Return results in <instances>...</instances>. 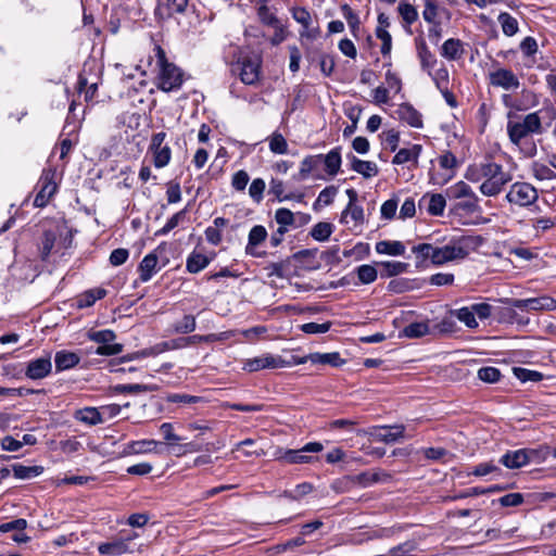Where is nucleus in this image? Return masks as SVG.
<instances>
[{
	"label": "nucleus",
	"mask_w": 556,
	"mask_h": 556,
	"mask_svg": "<svg viewBox=\"0 0 556 556\" xmlns=\"http://www.w3.org/2000/svg\"><path fill=\"white\" fill-rule=\"evenodd\" d=\"M539 199L538 189L526 181H516L510 185L505 195V200L513 206L531 207L536 204Z\"/></svg>",
	"instance_id": "0eeeda50"
},
{
	"label": "nucleus",
	"mask_w": 556,
	"mask_h": 556,
	"mask_svg": "<svg viewBox=\"0 0 556 556\" xmlns=\"http://www.w3.org/2000/svg\"><path fill=\"white\" fill-rule=\"evenodd\" d=\"M320 154L306 155L300 164L299 173L294 175L293 178L295 180H305L311 175H313V177L316 179H326L324 176L315 174V172L320 167Z\"/></svg>",
	"instance_id": "412c9836"
},
{
	"label": "nucleus",
	"mask_w": 556,
	"mask_h": 556,
	"mask_svg": "<svg viewBox=\"0 0 556 556\" xmlns=\"http://www.w3.org/2000/svg\"><path fill=\"white\" fill-rule=\"evenodd\" d=\"M338 193V187L337 186H328L324 188L317 199L313 203V208L315 211H318L321 206L330 205L333 202L334 197Z\"/></svg>",
	"instance_id": "de8ad7c7"
},
{
	"label": "nucleus",
	"mask_w": 556,
	"mask_h": 556,
	"mask_svg": "<svg viewBox=\"0 0 556 556\" xmlns=\"http://www.w3.org/2000/svg\"><path fill=\"white\" fill-rule=\"evenodd\" d=\"M265 188L266 184L263 178H255L252 180L249 187V195L255 203L258 204L263 201Z\"/></svg>",
	"instance_id": "69168bd1"
},
{
	"label": "nucleus",
	"mask_w": 556,
	"mask_h": 556,
	"mask_svg": "<svg viewBox=\"0 0 556 556\" xmlns=\"http://www.w3.org/2000/svg\"><path fill=\"white\" fill-rule=\"evenodd\" d=\"M256 14L260 22L268 27H273L274 29L281 30V23L275 13L270 12V9L267 4H261L256 9Z\"/></svg>",
	"instance_id": "79ce46f5"
},
{
	"label": "nucleus",
	"mask_w": 556,
	"mask_h": 556,
	"mask_svg": "<svg viewBox=\"0 0 556 556\" xmlns=\"http://www.w3.org/2000/svg\"><path fill=\"white\" fill-rule=\"evenodd\" d=\"M74 418L77 421L86 424L88 426H96L102 424L103 417H101L100 408L97 407H84L75 410Z\"/></svg>",
	"instance_id": "473e14b6"
},
{
	"label": "nucleus",
	"mask_w": 556,
	"mask_h": 556,
	"mask_svg": "<svg viewBox=\"0 0 556 556\" xmlns=\"http://www.w3.org/2000/svg\"><path fill=\"white\" fill-rule=\"evenodd\" d=\"M349 479L363 488L370 486L378 482H388L391 479V475L383 471H363L357 475L349 477Z\"/></svg>",
	"instance_id": "b1692460"
},
{
	"label": "nucleus",
	"mask_w": 556,
	"mask_h": 556,
	"mask_svg": "<svg viewBox=\"0 0 556 556\" xmlns=\"http://www.w3.org/2000/svg\"><path fill=\"white\" fill-rule=\"evenodd\" d=\"M491 161L482 162L479 164H471L466 168L465 178L470 182H482L485 176L486 168Z\"/></svg>",
	"instance_id": "a18cd8bd"
},
{
	"label": "nucleus",
	"mask_w": 556,
	"mask_h": 556,
	"mask_svg": "<svg viewBox=\"0 0 556 556\" xmlns=\"http://www.w3.org/2000/svg\"><path fill=\"white\" fill-rule=\"evenodd\" d=\"M225 62L232 75L248 86L256 85L262 75L263 56L249 46H229L225 53Z\"/></svg>",
	"instance_id": "f03ea898"
},
{
	"label": "nucleus",
	"mask_w": 556,
	"mask_h": 556,
	"mask_svg": "<svg viewBox=\"0 0 556 556\" xmlns=\"http://www.w3.org/2000/svg\"><path fill=\"white\" fill-rule=\"evenodd\" d=\"M513 372L515 377L521 382H539L542 381L544 378V375L542 372L523 367H514Z\"/></svg>",
	"instance_id": "603ef678"
},
{
	"label": "nucleus",
	"mask_w": 556,
	"mask_h": 556,
	"mask_svg": "<svg viewBox=\"0 0 556 556\" xmlns=\"http://www.w3.org/2000/svg\"><path fill=\"white\" fill-rule=\"evenodd\" d=\"M269 150L275 154H286L288 152V142L278 131H275L269 138Z\"/></svg>",
	"instance_id": "e2e57ef3"
},
{
	"label": "nucleus",
	"mask_w": 556,
	"mask_h": 556,
	"mask_svg": "<svg viewBox=\"0 0 556 556\" xmlns=\"http://www.w3.org/2000/svg\"><path fill=\"white\" fill-rule=\"evenodd\" d=\"M166 139V132L160 131L152 135L148 151L152 153L153 165L156 168L167 166L172 160V150L169 146H163Z\"/></svg>",
	"instance_id": "9b49d317"
},
{
	"label": "nucleus",
	"mask_w": 556,
	"mask_h": 556,
	"mask_svg": "<svg viewBox=\"0 0 556 556\" xmlns=\"http://www.w3.org/2000/svg\"><path fill=\"white\" fill-rule=\"evenodd\" d=\"M155 56V85L163 92H172L181 88L184 84V72L175 63L169 62L165 50L156 45L153 49Z\"/></svg>",
	"instance_id": "7ed1b4c3"
},
{
	"label": "nucleus",
	"mask_w": 556,
	"mask_h": 556,
	"mask_svg": "<svg viewBox=\"0 0 556 556\" xmlns=\"http://www.w3.org/2000/svg\"><path fill=\"white\" fill-rule=\"evenodd\" d=\"M334 230V226L328 222H319L311 229V237L319 242L327 241Z\"/></svg>",
	"instance_id": "49530a36"
},
{
	"label": "nucleus",
	"mask_w": 556,
	"mask_h": 556,
	"mask_svg": "<svg viewBox=\"0 0 556 556\" xmlns=\"http://www.w3.org/2000/svg\"><path fill=\"white\" fill-rule=\"evenodd\" d=\"M354 271L357 275L359 283L363 285L372 283L378 276L376 267L369 264H363L361 266H357Z\"/></svg>",
	"instance_id": "8fccbe9b"
},
{
	"label": "nucleus",
	"mask_w": 556,
	"mask_h": 556,
	"mask_svg": "<svg viewBox=\"0 0 556 556\" xmlns=\"http://www.w3.org/2000/svg\"><path fill=\"white\" fill-rule=\"evenodd\" d=\"M106 294L108 291L102 287L88 289L75 298V306L78 309L91 307L98 300L104 299Z\"/></svg>",
	"instance_id": "bb28decb"
},
{
	"label": "nucleus",
	"mask_w": 556,
	"mask_h": 556,
	"mask_svg": "<svg viewBox=\"0 0 556 556\" xmlns=\"http://www.w3.org/2000/svg\"><path fill=\"white\" fill-rule=\"evenodd\" d=\"M405 427L402 425L374 427L369 435L374 440L384 443H393L404 437Z\"/></svg>",
	"instance_id": "aec40b11"
},
{
	"label": "nucleus",
	"mask_w": 556,
	"mask_h": 556,
	"mask_svg": "<svg viewBox=\"0 0 556 556\" xmlns=\"http://www.w3.org/2000/svg\"><path fill=\"white\" fill-rule=\"evenodd\" d=\"M376 251L379 254L399 256L405 253V245L401 241L382 240L376 243Z\"/></svg>",
	"instance_id": "a19ab883"
},
{
	"label": "nucleus",
	"mask_w": 556,
	"mask_h": 556,
	"mask_svg": "<svg viewBox=\"0 0 556 556\" xmlns=\"http://www.w3.org/2000/svg\"><path fill=\"white\" fill-rule=\"evenodd\" d=\"M429 333V326L427 323L415 321L410 323L403 329V334L407 338L416 339L421 338Z\"/></svg>",
	"instance_id": "4d7b16f0"
},
{
	"label": "nucleus",
	"mask_w": 556,
	"mask_h": 556,
	"mask_svg": "<svg viewBox=\"0 0 556 556\" xmlns=\"http://www.w3.org/2000/svg\"><path fill=\"white\" fill-rule=\"evenodd\" d=\"M59 236H62V232L59 230H43L38 243L39 256L42 262H47L49 260Z\"/></svg>",
	"instance_id": "393cba45"
},
{
	"label": "nucleus",
	"mask_w": 556,
	"mask_h": 556,
	"mask_svg": "<svg viewBox=\"0 0 556 556\" xmlns=\"http://www.w3.org/2000/svg\"><path fill=\"white\" fill-rule=\"evenodd\" d=\"M43 467L39 465L25 466L22 464H13L12 471L16 479L27 480L40 476L43 472Z\"/></svg>",
	"instance_id": "ea45409f"
},
{
	"label": "nucleus",
	"mask_w": 556,
	"mask_h": 556,
	"mask_svg": "<svg viewBox=\"0 0 556 556\" xmlns=\"http://www.w3.org/2000/svg\"><path fill=\"white\" fill-rule=\"evenodd\" d=\"M464 43L458 38H448L441 47L440 54L448 61L459 60L464 54Z\"/></svg>",
	"instance_id": "c85d7f7f"
},
{
	"label": "nucleus",
	"mask_w": 556,
	"mask_h": 556,
	"mask_svg": "<svg viewBox=\"0 0 556 556\" xmlns=\"http://www.w3.org/2000/svg\"><path fill=\"white\" fill-rule=\"evenodd\" d=\"M98 551L101 555L106 556H121L128 552V545L125 540H115L112 542H104L99 544Z\"/></svg>",
	"instance_id": "e433bc0d"
},
{
	"label": "nucleus",
	"mask_w": 556,
	"mask_h": 556,
	"mask_svg": "<svg viewBox=\"0 0 556 556\" xmlns=\"http://www.w3.org/2000/svg\"><path fill=\"white\" fill-rule=\"evenodd\" d=\"M485 242L481 235H463L453 237L451 243L457 260L466 258L471 252L478 251Z\"/></svg>",
	"instance_id": "9d476101"
},
{
	"label": "nucleus",
	"mask_w": 556,
	"mask_h": 556,
	"mask_svg": "<svg viewBox=\"0 0 556 556\" xmlns=\"http://www.w3.org/2000/svg\"><path fill=\"white\" fill-rule=\"evenodd\" d=\"M431 255H432L431 264L435 265V266H440L447 262L457 260L451 242L443 247L432 245Z\"/></svg>",
	"instance_id": "c9c22d12"
},
{
	"label": "nucleus",
	"mask_w": 556,
	"mask_h": 556,
	"mask_svg": "<svg viewBox=\"0 0 556 556\" xmlns=\"http://www.w3.org/2000/svg\"><path fill=\"white\" fill-rule=\"evenodd\" d=\"M400 122L420 129L424 127V119L421 113L414 108L409 102H403L395 111Z\"/></svg>",
	"instance_id": "6ab92c4d"
},
{
	"label": "nucleus",
	"mask_w": 556,
	"mask_h": 556,
	"mask_svg": "<svg viewBox=\"0 0 556 556\" xmlns=\"http://www.w3.org/2000/svg\"><path fill=\"white\" fill-rule=\"evenodd\" d=\"M458 320H460L462 323H464L468 328H477L478 327V323L476 320V317H475V313H473V309L472 307H467V306H464V307H460L458 309H456L454 313H453Z\"/></svg>",
	"instance_id": "680f3d73"
},
{
	"label": "nucleus",
	"mask_w": 556,
	"mask_h": 556,
	"mask_svg": "<svg viewBox=\"0 0 556 556\" xmlns=\"http://www.w3.org/2000/svg\"><path fill=\"white\" fill-rule=\"evenodd\" d=\"M478 378L486 383H496L501 380L502 372L496 367L485 366L478 370Z\"/></svg>",
	"instance_id": "052dcab7"
},
{
	"label": "nucleus",
	"mask_w": 556,
	"mask_h": 556,
	"mask_svg": "<svg viewBox=\"0 0 556 556\" xmlns=\"http://www.w3.org/2000/svg\"><path fill=\"white\" fill-rule=\"evenodd\" d=\"M212 258L206 256L205 254L193 250L186 260V270L190 274H198L201 270L205 269Z\"/></svg>",
	"instance_id": "2f4dec72"
},
{
	"label": "nucleus",
	"mask_w": 556,
	"mask_h": 556,
	"mask_svg": "<svg viewBox=\"0 0 556 556\" xmlns=\"http://www.w3.org/2000/svg\"><path fill=\"white\" fill-rule=\"evenodd\" d=\"M197 328V320L193 315H185L182 319L175 321L172 325V331L175 333L187 334L191 333Z\"/></svg>",
	"instance_id": "09e8293b"
},
{
	"label": "nucleus",
	"mask_w": 556,
	"mask_h": 556,
	"mask_svg": "<svg viewBox=\"0 0 556 556\" xmlns=\"http://www.w3.org/2000/svg\"><path fill=\"white\" fill-rule=\"evenodd\" d=\"M290 13L295 22L302 25L303 29H308L312 24V16L308 9L305 7H293Z\"/></svg>",
	"instance_id": "bf43d9fd"
},
{
	"label": "nucleus",
	"mask_w": 556,
	"mask_h": 556,
	"mask_svg": "<svg viewBox=\"0 0 556 556\" xmlns=\"http://www.w3.org/2000/svg\"><path fill=\"white\" fill-rule=\"evenodd\" d=\"M527 454V465L530 463L541 464L545 462L549 455V446L541 445L535 448H525Z\"/></svg>",
	"instance_id": "864d4df0"
},
{
	"label": "nucleus",
	"mask_w": 556,
	"mask_h": 556,
	"mask_svg": "<svg viewBox=\"0 0 556 556\" xmlns=\"http://www.w3.org/2000/svg\"><path fill=\"white\" fill-rule=\"evenodd\" d=\"M166 401L168 403L173 404H185V405H191V404H198L205 402L204 397L198 396V395H191L186 393H169L166 396Z\"/></svg>",
	"instance_id": "6e6d98bb"
},
{
	"label": "nucleus",
	"mask_w": 556,
	"mask_h": 556,
	"mask_svg": "<svg viewBox=\"0 0 556 556\" xmlns=\"http://www.w3.org/2000/svg\"><path fill=\"white\" fill-rule=\"evenodd\" d=\"M415 47L422 71H426L429 75H431V71L438 62L435 55L430 51L422 36L415 38Z\"/></svg>",
	"instance_id": "4be33fe9"
},
{
	"label": "nucleus",
	"mask_w": 556,
	"mask_h": 556,
	"mask_svg": "<svg viewBox=\"0 0 556 556\" xmlns=\"http://www.w3.org/2000/svg\"><path fill=\"white\" fill-rule=\"evenodd\" d=\"M318 253V249H303L298 252H295L292 255V258L300 263L301 267L305 270H318L320 268V263L316 258Z\"/></svg>",
	"instance_id": "cd10ccee"
},
{
	"label": "nucleus",
	"mask_w": 556,
	"mask_h": 556,
	"mask_svg": "<svg viewBox=\"0 0 556 556\" xmlns=\"http://www.w3.org/2000/svg\"><path fill=\"white\" fill-rule=\"evenodd\" d=\"M379 265L382 267L381 277L390 278L397 276L402 273L407 271L408 264L397 261H384L380 262Z\"/></svg>",
	"instance_id": "c03bdc74"
},
{
	"label": "nucleus",
	"mask_w": 556,
	"mask_h": 556,
	"mask_svg": "<svg viewBox=\"0 0 556 556\" xmlns=\"http://www.w3.org/2000/svg\"><path fill=\"white\" fill-rule=\"evenodd\" d=\"M432 244L430 243H419L412 248V252L416 257V267L425 268L428 266V263L432 262L431 255Z\"/></svg>",
	"instance_id": "4c0bfd02"
},
{
	"label": "nucleus",
	"mask_w": 556,
	"mask_h": 556,
	"mask_svg": "<svg viewBox=\"0 0 556 556\" xmlns=\"http://www.w3.org/2000/svg\"><path fill=\"white\" fill-rule=\"evenodd\" d=\"M497 21L505 36L513 37L519 31L518 21L509 13L501 12L497 16Z\"/></svg>",
	"instance_id": "37998d69"
},
{
	"label": "nucleus",
	"mask_w": 556,
	"mask_h": 556,
	"mask_svg": "<svg viewBox=\"0 0 556 556\" xmlns=\"http://www.w3.org/2000/svg\"><path fill=\"white\" fill-rule=\"evenodd\" d=\"M52 363L51 356L48 354L43 357H38L35 359H30L26 364L25 368V377L31 380L43 379L51 374Z\"/></svg>",
	"instance_id": "dca6fc26"
},
{
	"label": "nucleus",
	"mask_w": 556,
	"mask_h": 556,
	"mask_svg": "<svg viewBox=\"0 0 556 556\" xmlns=\"http://www.w3.org/2000/svg\"><path fill=\"white\" fill-rule=\"evenodd\" d=\"M309 361L313 364L330 365L331 367L338 368L345 364V359L341 357L339 352L330 353H312Z\"/></svg>",
	"instance_id": "f704fd0d"
},
{
	"label": "nucleus",
	"mask_w": 556,
	"mask_h": 556,
	"mask_svg": "<svg viewBox=\"0 0 556 556\" xmlns=\"http://www.w3.org/2000/svg\"><path fill=\"white\" fill-rule=\"evenodd\" d=\"M323 450L324 446L320 442H308L299 450H286L280 458L288 464H311L318 458L308 454L319 453Z\"/></svg>",
	"instance_id": "ddd939ff"
},
{
	"label": "nucleus",
	"mask_w": 556,
	"mask_h": 556,
	"mask_svg": "<svg viewBox=\"0 0 556 556\" xmlns=\"http://www.w3.org/2000/svg\"><path fill=\"white\" fill-rule=\"evenodd\" d=\"M446 197L453 201L448 207V217L463 226H477L488 222L482 216L480 199L472 188L459 180L445 190Z\"/></svg>",
	"instance_id": "f257e3e1"
},
{
	"label": "nucleus",
	"mask_w": 556,
	"mask_h": 556,
	"mask_svg": "<svg viewBox=\"0 0 556 556\" xmlns=\"http://www.w3.org/2000/svg\"><path fill=\"white\" fill-rule=\"evenodd\" d=\"M154 388L148 384H116L113 387V391L117 394H138L143 392L153 391Z\"/></svg>",
	"instance_id": "13d9d810"
},
{
	"label": "nucleus",
	"mask_w": 556,
	"mask_h": 556,
	"mask_svg": "<svg viewBox=\"0 0 556 556\" xmlns=\"http://www.w3.org/2000/svg\"><path fill=\"white\" fill-rule=\"evenodd\" d=\"M427 213L430 216H442L446 206V199L441 193H426L419 200V207H422L425 204Z\"/></svg>",
	"instance_id": "5701e85b"
},
{
	"label": "nucleus",
	"mask_w": 556,
	"mask_h": 556,
	"mask_svg": "<svg viewBox=\"0 0 556 556\" xmlns=\"http://www.w3.org/2000/svg\"><path fill=\"white\" fill-rule=\"evenodd\" d=\"M268 237V232L263 225H255L251 228L248 236V244L244 252L247 255L253 257H265L266 251H258L256 248L261 245Z\"/></svg>",
	"instance_id": "2eb2a0df"
},
{
	"label": "nucleus",
	"mask_w": 556,
	"mask_h": 556,
	"mask_svg": "<svg viewBox=\"0 0 556 556\" xmlns=\"http://www.w3.org/2000/svg\"><path fill=\"white\" fill-rule=\"evenodd\" d=\"M527 459L525 448H519L515 451H507L502 455L498 463L508 469H519L527 465Z\"/></svg>",
	"instance_id": "c756f323"
},
{
	"label": "nucleus",
	"mask_w": 556,
	"mask_h": 556,
	"mask_svg": "<svg viewBox=\"0 0 556 556\" xmlns=\"http://www.w3.org/2000/svg\"><path fill=\"white\" fill-rule=\"evenodd\" d=\"M165 242L160 243L153 251L144 255L141 260L137 267L139 282L144 283L150 281L155 274L167 265V258L162 263H160L159 260V254L165 250Z\"/></svg>",
	"instance_id": "1a4fd4ad"
},
{
	"label": "nucleus",
	"mask_w": 556,
	"mask_h": 556,
	"mask_svg": "<svg viewBox=\"0 0 556 556\" xmlns=\"http://www.w3.org/2000/svg\"><path fill=\"white\" fill-rule=\"evenodd\" d=\"M341 150L342 148L338 146L332 148L327 154H320L324 170L329 177H334L341 169Z\"/></svg>",
	"instance_id": "a878e982"
},
{
	"label": "nucleus",
	"mask_w": 556,
	"mask_h": 556,
	"mask_svg": "<svg viewBox=\"0 0 556 556\" xmlns=\"http://www.w3.org/2000/svg\"><path fill=\"white\" fill-rule=\"evenodd\" d=\"M340 9H341V12H342L344 18L346 20V22L350 26L351 33L354 36H356V31L358 30L359 24H361L358 14L355 13L353 11V9L348 3L342 4Z\"/></svg>",
	"instance_id": "0e129e2a"
},
{
	"label": "nucleus",
	"mask_w": 556,
	"mask_h": 556,
	"mask_svg": "<svg viewBox=\"0 0 556 556\" xmlns=\"http://www.w3.org/2000/svg\"><path fill=\"white\" fill-rule=\"evenodd\" d=\"M275 220L282 227L283 229H288V227L295 226V215L294 213L286 207H280L275 212Z\"/></svg>",
	"instance_id": "5fc2aeb1"
},
{
	"label": "nucleus",
	"mask_w": 556,
	"mask_h": 556,
	"mask_svg": "<svg viewBox=\"0 0 556 556\" xmlns=\"http://www.w3.org/2000/svg\"><path fill=\"white\" fill-rule=\"evenodd\" d=\"M188 212V207H185L180 210L179 212L175 213L170 218L167 219L166 224L156 230L155 236H166L173 229H175L181 220L186 218Z\"/></svg>",
	"instance_id": "3c124183"
},
{
	"label": "nucleus",
	"mask_w": 556,
	"mask_h": 556,
	"mask_svg": "<svg viewBox=\"0 0 556 556\" xmlns=\"http://www.w3.org/2000/svg\"><path fill=\"white\" fill-rule=\"evenodd\" d=\"M489 85L504 90H516L520 87L518 76L510 70L498 67L488 75Z\"/></svg>",
	"instance_id": "4468645a"
},
{
	"label": "nucleus",
	"mask_w": 556,
	"mask_h": 556,
	"mask_svg": "<svg viewBox=\"0 0 556 556\" xmlns=\"http://www.w3.org/2000/svg\"><path fill=\"white\" fill-rule=\"evenodd\" d=\"M533 176L538 180H552L556 178V173L547 165L535 162L532 166Z\"/></svg>",
	"instance_id": "774afa93"
},
{
	"label": "nucleus",
	"mask_w": 556,
	"mask_h": 556,
	"mask_svg": "<svg viewBox=\"0 0 556 556\" xmlns=\"http://www.w3.org/2000/svg\"><path fill=\"white\" fill-rule=\"evenodd\" d=\"M399 14L401 15L404 26L410 31V26L418 20L417 9L409 2L403 0L397 5Z\"/></svg>",
	"instance_id": "58836bf2"
},
{
	"label": "nucleus",
	"mask_w": 556,
	"mask_h": 556,
	"mask_svg": "<svg viewBox=\"0 0 556 556\" xmlns=\"http://www.w3.org/2000/svg\"><path fill=\"white\" fill-rule=\"evenodd\" d=\"M424 148L419 143H414L409 148L400 149L392 159V164L403 165L410 163L409 169H416L419 166V156L421 155Z\"/></svg>",
	"instance_id": "a211bd4d"
},
{
	"label": "nucleus",
	"mask_w": 556,
	"mask_h": 556,
	"mask_svg": "<svg viewBox=\"0 0 556 556\" xmlns=\"http://www.w3.org/2000/svg\"><path fill=\"white\" fill-rule=\"evenodd\" d=\"M438 163L443 172H434L432 168L429 170V182L432 185L444 186L452 180L456 175L458 167V160L455 154L445 150L438 156Z\"/></svg>",
	"instance_id": "6e6552de"
},
{
	"label": "nucleus",
	"mask_w": 556,
	"mask_h": 556,
	"mask_svg": "<svg viewBox=\"0 0 556 556\" xmlns=\"http://www.w3.org/2000/svg\"><path fill=\"white\" fill-rule=\"evenodd\" d=\"M79 361V356L74 352L66 350L58 351L54 356L55 370L60 372L72 369L78 365Z\"/></svg>",
	"instance_id": "7c9ffc66"
},
{
	"label": "nucleus",
	"mask_w": 556,
	"mask_h": 556,
	"mask_svg": "<svg viewBox=\"0 0 556 556\" xmlns=\"http://www.w3.org/2000/svg\"><path fill=\"white\" fill-rule=\"evenodd\" d=\"M516 309L511 304L510 307H501L497 312V321L527 326L530 321L529 318L518 314Z\"/></svg>",
	"instance_id": "72a5a7b5"
},
{
	"label": "nucleus",
	"mask_w": 556,
	"mask_h": 556,
	"mask_svg": "<svg viewBox=\"0 0 556 556\" xmlns=\"http://www.w3.org/2000/svg\"><path fill=\"white\" fill-rule=\"evenodd\" d=\"M541 132L542 123L538 112L527 114L521 122L511 119L507 122L509 140L516 146H520L525 141L527 144L526 154L528 156H533L536 153V146L530 136Z\"/></svg>",
	"instance_id": "20e7f679"
},
{
	"label": "nucleus",
	"mask_w": 556,
	"mask_h": 556,
	"mask_svg": "<svg viewBox=\"0 0 556 556\" xmlns=\"http://www.w3.org/2000/svg\"><path fill=\"white\" fill-rule=\"evenodd\" d=\"M511 179V174L505 172L503 165L491 161L479 190L485 197H496L504 191L505 186L510 182Z\"/></svg>",
	"instance_id": "39448f33"
},
{
	"label": "nucleus",
	"mask_w": 556,
	"mask_h": 556,
	"mask_svg": "<svg viewBox=\"0 0 556 556\" xmlns=\"http://www.w3.org/2000/svg\"><path fill=\"white\" fill-rule=\"evenodd\" d=\"M508 303L521 312H540L556 309V300L549 295L529 299H509Z\"/></svg>",
	"instance_id": "f8f14e48"
},
{
	"label": "nucleus",
	"mask_w": 556,
	"mask_h": 556,
	"mask_svg": "<svg viewBox=\"0 0 556 556\" xmlns=\"http://www.w3.org/2000/svg\"><path fill=\"white\" fill-rule=\"evenodd\" d=\"M56 168L53 166L45 167L41 175L36 184L35 189L37 190L34 199L35 207H45L49 204L50 200L54 197L58 191Z\"/></svg>",
	"instance_id": "423d86ee"
},
{
	"label": "nucleus",
	"mask_w": 556,
	"mask_h": 556,
	"mask_svg": "<svg viewBox=\"0 0 556 556\" xmlns=\"http://www.w3.org/2000/svg\"><path fill=\"white\" fill-rule=\"evenodd\" d=\"M189 0H165V2H159L155 10L154 16L159 21H164L173 17L175 14H184L187 10Z\"/></svg>",
	"instance_id": "f3484780"
},
{
	"label": "nucleus",
	"mask_w": 556,
	"mask_h": 556,
	"mask_svg": "<svg viewBox=\"0 0 556 556\" xmlns=\"http://www.w3.org/2000/svg\"><path fill=\"white\" fill-rule=\"evenodd\" d=\"M314 485L311 482H302L295 485L291 491H286V496L293 501H299L305 495L312 493Z\"/></svg>",
	"instance_id": "338daca9"
}]
</instances>
